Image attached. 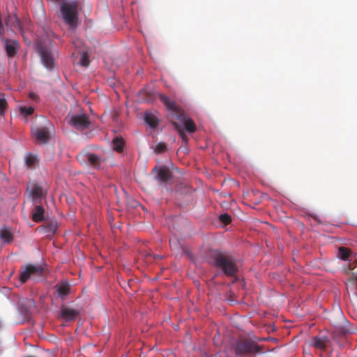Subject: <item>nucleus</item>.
I'll return each mask as SVG.
<instances>
[{"mask_svg": "<svg viewBox=\"0 0 357 357\" xmlns=\"http://www.w3.org/2000/svg\"><path fill=\"white\" fill-rule=\"evenodd\" d=\"M56 294L58 297L63 299L65 296L69 293L70 287V284L66 282H61L55 286Z\"/></svg>", "mask_w": 357, "mask_h": 357, "instance_id": "obj_12", "label": "nucleus"}, {"mask_svg": "<svg viewBox=\"0 0 357 357\" xmlns=\"http://www.w3.org/2000/svg\"><path fill=\"white\" fill-rule=\"evenodd\" d=\"M172 124L174 125L175 129L178 131V132L180 137H181L182 140L185 143H187L188 141V137L186 135V134L185 133L184 130L182 128V126L179 123H176L175 121H172Z\"/></svg>", "mask_w": 357, "mask_h": 357, "instance_id": "obj_21", "label": "nucleus"}, {"mask_svg": "<svg viewBox=\"0 0 357 357\" xmlns=\"http://www.w3.org/2000/svg\"><path fill=\"white\" fill-rule=\"evenodd\" d=\"M8 19L10 20V24L13 26L20 27V22L16 15H14L13 17L8 16Z\"/></svg>", "mask_w": 357, "mask_h": 357, "instance_id": "obj_29", "label": "nucleus"}, {"mask_svg": "<svg viewBox=\"0 0 357 357\" xmlns=\"http://www.w3.org/2000/svg\"><path fill=\"white\" fill-rule=\"evenodd\" d=\"M113 149L118 153H121L125 146L124 139L119 136L115 137L112 140Z\"/></svg>", "mask_w": 357, "mask_h": 357, "instance_id": "obj_19", "label": "nucleus"}, {"mask_svg": "<svg viewBox=\"0 0 357 357\" xmlns=\"http://www.w3.org/2000/svg\"><path fill=\"white\" fill-rule=\"evenodd\" d=\"M259 223H264V224H266V223H268V222H266V221H260V222H259Z\"/></svg>", "mask_w": 357, "mask_h": 357, "instance_id": "obj_35", "label": "nucleus"}, {"mask_svg": "<svg viewBox=\"0 0 357 357\" xmlns=\"http://www.w3.org/2000/svg\"><path fill=\"white\" fill-rule=\"evenodd\" d=\"M29 98L35 101H37L39 99L38 96L35 93H30Z\"/></svg>", "mask_w": 357, "mask_h": 357, "instance_id": "obj_30", "label": "nucleus"}, {"mask_svg": "<svg viewBox=\"0 0 357 357\" xmlns=\"http://www.w3.org/2000/svg\"><path fill=\"white\" fill-rule=\"evenodd\" d=\"M173 218H174L172 220L173 221H176V222L179 221V216H174Z\"/></svg>", "mask_w": 357, "mask_h": 357, "instance_id": "obj_31", "label": "nucleus"}, {"mask_svg": "<svg viewBox=\"0 0 357 357\" xmlns=\"http://www.w3.org/2000/svg\"><path fill=\"white\" fill-rule=\"evenodd\" d=\"M0 239L3 243H10L13 240V231L10 227L4 225L0 229Z\"/></svg>", "mask_w": 357, "mask_h": 357, "instance_id": "obj_10", "label": "nucleus"}, {"mask_svg": "<svg viewBox=\"0 0 357 357\" xmlns=\"http://www.w3.org/2000/svg\"><path fill=\"white\" fill-rule=\"evenodd\" d=\"M44 208L40 206H36L32 212L33 221L38 222L43 220L44 219Z\"/></svg>", "mask_w": 357, "mask_h": 357, "instance_id": "obj_18", "label": "nucleus"}, {"mask_svg": "<svg viewBox=\"0 0 357 357\" xmlns=\"http://www.w3.org/2000/svg\"><path fill=\"white\" fill-rule=\"evenodd\" d=\"M43 271L44 268L40 264H28L22 266L16 286L25 283L29 279L37 280L42 276Z\"/></svg>", "mask_w": 357, "mask_h": 357, "instance_id": "obj_4", "label": "nucleus"}, {"mask_svg": "<svg viewBox=\"0 0 357 357\" xmlns=\"http://www.w3.org/2000/svg\"><path fill=\"white\" fill-rule=\"evenodd\" d=\"M329 343V338L325 333H319L311 339L309 342L310 347L323 350Z\"/></svg>", "mask_w": 357, "mask_h": 357, "instance_id": "obj_8", "label": "nucleus"}, {"mask_svg": "<svg viewBox=\"0 0 357 357\" xmlns=\"http://www.w3.org/2000/svg\"><path fill=\"white\" fill-rule=\"evenodd\" d=\"M159 98L169 111V117L171 118L172 122L174 121V120H177L182 123L184 126V128L189 133H194L196 131L197 128L193 120L186 116L183 110L176 105L174 100H171L163 94H160Z\"/></svg>", "mask_w": 357, "mask_h": 357, "instance_id": "obj_1", "label": "nucleus"}, {"mask_svg": "<svg viewBox=\"0 0 357 357\" xmlns=\"http://www.w3.org/2000/svg\"><path fill=\"white\" fill-rule=\"evenodd\" d=\"M25 314L26 317H29V314H30V312H29V310L28 309H26L25 310V312H24Z\"/></svg>", "mask_w": 357, "mask_h": 357, "instance_id": "obj_32", "label": "nucleus"}, {"mask_svg": "<svg viewBox=\"0 0 357 357\" xmlns=\"http://www.w3.org/2000/svg\"><path fill=\"white\" fill-rule=\"evenodd\" d=\"M86 159L89 165L95 169H99L102 162V158L94 153H88L86 155Z\"/></svg>", "mask_w": 357, "mask_h": 357, "instance_id": "obj_15", "label": "nucleus"}, {"mask_svg": "<svg viewBox=\"0 0 357 357\" xmlns=\"http://www.w3.org/2000/svg\"><path fill=\"white\" fill-rule=\"evenodd\" d=\"M337 256L342 260H344V261L350 260L349 259L350 254H349V251L347 248H345L343 247L339 248Z\"/></svg>", "mask_w": 357, "mask_h": 357, "instance_id": "obj_22", "label": "nucleus"}, {"mask_svg": "<svg viewBox=\"0 0 357 357\" xmlns=\"http://www.w3.org/2000/svg\"><path fill=\"white\" fill-rule=\"evenodd\" d=\"M57 229V225H41L37 231L45 234L47 236H52Z\"/></svg>", "mask_w": 357, "mask_h": 357, "instance_id": "obj_16", "label": "nucleus"}, {"mask_svg": "<svg viewBox=\"0 0 357 357\" xmlns=\"http://www.w3.org/2000/svg\"><path fill=\"white\" fill-rule=\"evenodd\" d=\"M221 223H231L232 221L231 216L228 213H222L218 217Z\"/></svg>", "mask_w": 357, "mask_h": 357, "instance_id": "obj_25", "label": "nucleus"}, {"mask_svg": "<svg viewBox=\"0 0 357 357\" xmlns=\"http://www.w3.org/2000/svg\"><path fill=\"white\" fill-rule=\"evenodd\" d=\"M158 169H157V167H155L153 169V172L154 171H156Z\"/></svg>", "mask_w": 357, "mask_h": 357, "instance_id": "obj_36", "label": "nucleus"}, {"mask_svg": "<svg viewBox=\"0 0 357 357\" xmlns=\"http://www.w3.org/2000/svg\"><path fill=\"white\" fill-rule=\"evenodd\" d=\"M314 220L315 221L319 222H321V220H319L317 216H314Z\"/></svg>", "mask_w": 357, "mask_h": 357, "instance_id": "obj_33", "label": "nucleus"}, {"mask_svg": "<svg viewBox=\"0 0 357 357\" xmlns=\"http://www.w3.org/2000/svg\"><path fill=\"white\" fill-rule=\"evenodd\" d=\"M34 112V108L33 107H20V113L24 116H27L32 114Z\"/></svg>", "mask_w": 357, "mask_h": 357, "instance_id": "obj_24", "label": "nucleus"}, {"mask_svg": "<svg viewBox=\"0 0 357 357\" xmlns=\"http://www.w3.org/2000/svg\"><path fill=\"white\" fill-rule=\"evenodd\" d=\"M66 120L70 126L79 130L87 129L91 125L89 118L85 114L68 116Z\"/></svg>", "mask_w": 357, "mask_h": 357, "instance_id": "obj_6", "label": "nucleus"}, {"mask_svg": "<svg viewBox=\"0 0 357 357\" xmlns=\"http://www.w3.org/2000/svg\"><path fill=\"white\" fill-rule=\"evenodd\" d=\"M6 43V51L9 57H13L18 48L19 44L16 40H10L8 39L5 40Z\"/></svg>", "mask_w": 357, "mask_h": 357, "instance_id": "obj_13", "label": "nucleus"}, {"mask_svg": "<svg viewBox=\"0 0 357 357\" xmlns=\"http://www.w3.org/2000/svg\"><path fill=\"white\" fill-rule=\"evenodd\" d=\"M167 147L165 143H159L155 146V151L157 153H161L167 150Z\"/></svg>", "mask_w": 357, "mask_h": 357, "instance_id": "obj_28", "label": "nucleus"}, {"mask_svg": "<svg viewBox=\"0 0 357 357\" xmlns=\"http://www.w3.org/2000/svg\"><path fill=\"white\" fill-rule=\"evenodd\" d=\"M145 122L151 128H155L158 126V120L157 117L151 113L144 114Z\"/></svg>", "mask_w": 357, "mask_h": 357, "instance_id": "obj_20", "label": "nucleus"}, {"mask_svg": "<svg viewBox=\"0 0 357 357\" xmlns=\"http://www.w3.org/2000/svg\"><path fill=\"white\" fill-rule=\"evenodd\" d=\"M30 190V193L34 200H40L44 195V192L42 187L38 184L33 185L30 188H27Z\"/></svg>", "mask_w": 357, "mask_h": 357, "instance_id": "obj_14", "label": "nucleus"}, {"mask_svg": "<svg viewBox=\"0 0 357 357\" xmlns=\"http://www.w3.org/2000/svg\"><path fill=\"white\" fill-rule=\"evenodd\" d=\"M172 174L166 166H162L158 168V174L155 176V179L161 182H167L172 179Z\"/></svg>", "mask_w": 357, "mask_h": 357, "instance_id": "obj_11", "label": "nucleus"}, {"mask_svg": "<svg viewBox=\"0 0 357 357\" xmlns=\"http://www.w3.org/2000/svg\"><path fill=\"white\" fill-rule=\"evenodd\" d=\"M79 312L72 308H65L61 310V317L65 319L67 321H70L75 319L78 315Z\"/></svg>", "mask_w": 357, "mask_h": 357, "instance_id": "obj_17", "label": "nucleus"}, {"mask_svg": "<svg viewBox=\"0 0 357 357\" xmlns=\"http://www.w3.org/2000/svg\"><path fill=\"white\" fill-rule=\"evenodd\" d=\"M338 315H339V317H340V318H342V319H344L343 315H342V313L341 312H338Z\"/></svg>", "mask_w": 357, "mask_h": 357, "instance_id": "obj_34", "label": "nucleus"}, {"mask_svg": "<svg viewBox=\"0 0 357 357\" xmlns=\"http://www.w3.org/2000/svg\"><path fill=\"white\" fill-rule=\"evenodd\" d=\"M37 51L43 65L48 69L53 68L54 59L52 52L43 44H38L37 45Z\"/></svg>", "mask_w": 357, "mask_h": 357, "instance_id": "obj_7", "label": "nucleus"}, {"mask_svg": "<svg viewBox=\"0 0 357 357\" xmlns=\"http://www.w3.org/2000/svg\"><path fill=\"white\" fill-rule=\"evenodd\" d=\"M32 133L36 137V139L42 144L47 143L50 138V133L46 127L33 128Z\"/></svg>", "mask_w": 357, "mask_h": 357, "instance_id": "obj_9", "label": "nucleus"}, {"mask_svg": "<svg viewBox=\"0 0 357 357\" xmlns=\"http://www.w3.org/2000/svg\"><path fill=\"white\" fill-rule=\"evenodd\" d=\"M36 162V157L31 154H29L25 158V162L27 166L32 167Z\"/></svg>", "mask_w": 357, "mask_h": 357, "instance_id": "obj_26", "label": "nucleus"}, {"mask_svg": "<svg viewBox=\"0 0 357 357\" xmlns=\"http://www.w3.org/2000/svg\"><path fill=\"white\" fill-rule=\"evenodd\" d=\"M29 302L31 304H33V301H29Z\"/></svg>", "mask_w": 357, "mask_h": 357, "instance_id": "obj_38", "label": "nucleus"}, {"mask_svg": "<svg viewBox=\"0 0 357 357\" xmlns=\"http://www.w3.org/2000/svg\"><path fill=\"white\" fill-rule=\"evenodd\" d=\"M7 101L4 98H0V115H3L7 108Z\"/></svg>", "mask_w": 357, "mask_h": 357, "instance_id": "obj_27", "label": "nucleus"}, {"mask_svg": "<svg viewBox=\"0 0 357 357\" xmlns=\"http://www.w3.org/2000/svg\"><path fill=\"white\" fill-rule=\"evenodd\" d=\"M235 352L237 357H242L243 356L255 355L261 352L260 347L252 342L248 340L240 342L237 344Z\"/></svg>", "mask_w": 357, "mask_h": 357, "instance_id": "obj_5", "label": "nucleus"}, {"mask_svg": "<svg viewBox=\"0 0 357 357\" xmlns=\"http://www.w3.org/2000/svg\"><path fill=\"white\" fill-rule=\"evenodd\" d=\"M208 262L212 266L220 269L227 276L234 275L238 269L236 260L232 257L218 250L211 252Z\"/></svg>", "mask_w": 357, "mask_h": 357, "instance_id": "obj_2", "label": "nucleus"}, {"mask_svg": "<svg viewBox=\"0 0 357 357\" xmlns=\"http://www.w3.org/2000/svg\"><path fill=\"white\" fill-rule=\"evenodd\" d=\"M5 22H6V24L7 25H8V22H7V20H6V21H5Z\"/></svg>", "mask_w": 357, "mask_h": 357, "instance_id": "obj_37", "label": "nucleus"}, {"mask_svg": "<svg viewBox=\"0 0 357 357\" xmlns=\"http://www.w3.org/2000/svg\"><path fill=\"white\" fill-rule=\"evenodd\" d=\"M79 63L84 67H87L89 65V55L86 52L82 54Z\"/></svg>", "mask_w": 357, "mask_h": 357, "instance_id": "obj_23", "label": "nucleus"}, {"mask_svg": "<svg viewBox=\"0 0 357 357\" xmlns=\"http://www.w3.org/2000/svg\"><path fill=\"white\" fill-rule=\"evenodd\" d=\"M61 17L70 29H76L79 22V3L77 1H63L60 3Z\"/></svg>", "mask_w": 357, "mask_h": 357, "instance_id": "obj_3", "label": "nucleus"}]
</instances>
